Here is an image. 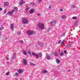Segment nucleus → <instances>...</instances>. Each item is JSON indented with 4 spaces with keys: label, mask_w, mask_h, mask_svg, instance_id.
<instances>
[{
    "label": "nucleus",
    "mask_w": 80,
    "mask_h": 80,
    "mask_svg": "<svg viewBox=\"0 0 80 80\" xmlns=\"http://www.w3.org/2000/svg\"><path fill=\"white\" fill-rule=\"evenodd\" d=\"M35 56H36V57H37V58H39V56L37 54H36V55H35Z\"/></svg>",
    "instance_id": "f704fd0d"
},
{
    "label": "nucleus",
    "mask_w": 80,
    "mask_h": 80,
    "mask_svg": "<svg viewBox=\"0 0 80 80\" xmlns=\"http://www.w3.org/2000/svg\"><path fill=\"white\" fill-rule=\"evenodd\" d=\"M60 10L61 12H62V11H63V9H60Z\"/></svg>",
    "instance_id": "c03bdc74"
},
{
    "label": "nucleus",
    "mask_w": 80,
    "mask_h": 80,
    "mask_svg": "<svg viewBox=\"0 0 80 80\" xmlns=\"http://www.w3.org/2000/svg\"><path fill=\"white\" fill-rule=\"evenodd\" d=\"M60 55H61V56H62V55H63V53H60Z\"/></svg>",
    "instance_id": "4c0bfd02"
},
{
    "label": "nucleus",
    "mask_w": 80,
    "mask_h": 80,
    "mask_svg": "<svg viewBox=\"0 0 80 80\" xmlns=\"http://www.w3.org/2000/svg\"><path fill=\"white\" fill-rule=\"evenodd\" d=\"M23 3V0H21L19 4V5H22Z\"/></svg>",
    "instance_id": "f3484780"
},
{
    "label": "nucleus",
    "mask_w": 80,
    "mask_h": 80,
    "mask_svg": "<svg viewBox=\"0 0 80 80\" xmlns=\"http://www.w3.org/2000/svg\"><path fill=\"white\" fill-rule=\"evenodd\" d=\"M38 44L39 46H40V47H42L43 46V45L42 44V43L41 42H38Z\"/></svg>",
    "instance_id": "9d476101"
},
{
    "label": "nucleus",
    "mask_w": 80,
    "mask_h": 80,
    "mask_svg": "<svg viewBox=\"0 0 80 80\" xmlns=\"http://www.w3.org/2000/svg\"><path fill=\"white\" fill-rule=\"evenodd\" d=\"M28 54H29L30 56H32V53H31V52L30 51H28Z\"/></svg>",
    "instance_id": "412c9836"
},
{
    "label": "nucleus",
    "mask_w": 80,
    "mask_h": 80,
    "mask_svg": "<svg viewBox=\"0 0 80 80\" xmlns=\"http://www.w3.org/2000/svg\"><path fill=\"white\" fill-rule=\"evenodd\" d=\"M34 12V9H32L31 10V11H30V13H32Z\"/></svg>",
    "instance_id": "4be33fe9"
},
{
    "label": "nucleus",
    "mask_w": 80,
    "mask_h": 80,
    "mask_svg": "<svg viewBox=\"0 0 80 80\" xmlns=\"http://www.w3.org/2000/svg\"><path fill=\"white\" fill-rule=\"evenodd\" d=\"M78 25V22H76L74 24V26L75 27H76L77 25Z\"/></svg>",
    "instance_id": "a211bd4d"
},
{
    "label": "nucleus",
    "mask_w": 80,
    "mask_h": 80,
    "mask_svg": "<svg viewBox=\"0 0 80 80\" xmlns=\"http://www.w3.org/2000/svg\"><path fill=\"white\" fill-rule=\"evenodd\" d=\"M6 12H7V10L6 9L4 10V11L3 13L4 14L6 13Z\"/></svg>",
    "instance_id": "473e14b6"
},
{
    "label": "nucleus",
    "mask_w": 80,
    "mask_h": 80,
    "mask_svg": "<svg viewBox=\"0 0 80 80\" xmlns=\"http://www.w3.org/2000/svg\"><path fill=\"white\" fill-rule=\"evenodd\" d=\"M38 1L39 2H42V0H39Z\"/></svg>",
    "instance_id": "09e8293b"
},
{
    "label": "nucleus",
    "mask_w": 80,
    "mask_h": 80,
    "mask_svg": "<svg viewBox=\"0 0 80 80\" xmlns=\"http://www.w3.org/2000/svg\"><path fill=\"white\" fill-rule=\"evenodd\" d=\"M9 73H10L9 72H8L6 74V75H9Z\"/></svg>",
    "instance_id": "e433bc0d"
},
{
    "label": "nucleus",
    "mask_w": 80,
    "mask_h": 80,
    "mask_svg": "<svg viewBox=\"0 0 80 80\" xmlns=\"http://www.w3.org/2000/svg\"><path fill=\"white\" fill-rule=\"evenodd\" d=\"M12 12H14V11H13V10H12Z\"/></svg>",
    "instance_id": "3c124183"
},
{
    "label": "nucleus",
    "mask_w": 80,
    "mask_h": 80,
    "mask_svg": "<svg viewBox=\"0 0 80 80\" xmlns=\"http://www.w3.org/2000/svg\"><path fill=\"white\" fill-rule=\"evenodd\" d=\"M19 42L21 43H23V40H20L19 41Z\"/></svg>",
    "instance_id": "7c9ffc66"
},
{
    "label": "nucleus",
    "mask_w": 80,
    "mask_h": 80,
    "mask_svg": "<svg viewBox=\"0 0 80 80\" xmlns=\"http://www.w3.org/2000/svg\"><path fill=\"white\" fill-rule=\"evenodd\" d=\"M18 73L17 72L15 73L14 74V76H15V77H17L18 76Z\"/></svg>",
    "instance_id": "aec40b11"
},
{
    "label": "nucleus",
    "mask_w": 80,
    "mask_h": 80,
    "mask_svg": "<svg viewBox=\"0 0 80 80\" xmlns=\"http://www.w3.org/2000/svg\"><path fill=\"white\" fill-rule=\"evenodd\" d=\"M65 39H64L62 41V42L63 43H65Z\"/></svg>",
    "instance_id": "58836bf2"
},
{
    "label": "nucleus",
    "mask_w": 80,
    "mask_h": 80,
    "mask_svg": "<svg viewBox=\"0 0 80 80\" xmlns=\"http://www.w3.org/2000/svg\"><path fill=\"white\" fill-rule=\"evenodd\" d=\"M4 5L5 6H7L9 5V4H8V3L7 2H6L4 3Z\"/></svg>",
    "instance_id": "ddd939ff"
},
{
    "label": "nucleus",
    "mask_w": 80,
    "mask_h": 80,
    "mask_svg": "<svg viewBox=\"0 0 80 80\" xmlns=\"http://www.w3.org/2000/svg\"><path fill=\"white\" fill-rule=\"evenodd\" d=\"M47 59L48 60H51V58H50V57L49 55H48V54L47 55Z\"/></svg>",
    "instance_id": "f8f14e48"
},
{
    "label": "nucleus",
    "mask_w": 80,
    "mask_h": 80,
    "mask_svg": "<svg viewBox=\"0 0 80 80\" xmlns=\"http://www.w3.org/2000/svg\"><path fill=\"white\" fill-rule=\"evenodd\" d=\"M70 44H68L66 46V47H69L70 46Z\"/></svg>",
    "instance_id": "a878e982"
},
{
    "label": "nucleus",
    "mask_w": 80,
    "mask_h": 80,
    "mask_svg": "<svg viewBox=\"0 0 80 80\" xmlns=\"http://www.w3.org/2000/svg\"><path fill=\"white\" fill-rule=\"evenodd\" d=\"M14 9L15 11H17L18 10V8L17 7H14Z\"/></svg>",
    "instance_id": "6ab92c4d"
},
{
    "label": "nucleus",
    "mask_w": 80,
    "mask_h": 80,
    "mask_svg": "<svg viewBox=\"0 0 80 80\" xmlns=\"http://www.w3.org/2000/svg\"><path fill=\"white\" fill-rule=\"evenodd\" d=\"M22 63L24 65H27V61L26 59H23Z\"/></svg>",
    "instance_id": "20e7f679"
},
{
    "label": "nucleus",
    "mask_w": 80,
    "mask_h": 80,
    "mask_svg": "<svg viewBox=\"0 0 80 80\" xmlns=\"http://www.w3.org/2000/svg\"><path fill=\"white\" fill-rule=\"evenodd\" d=\"M22 53L24 55H27V53L24 50L22 49Z\"/></svg>",
    "instance_id": "6e6552de"
},
{
    "label": "nucleus",
    "mask_w": 80,
    "mask_h": 80,
    "mask_svg": "<svg viewBox=\"0 0 80 80\" xmlns=\"http://www.w3.org/2000/svg\"><path fill=\"white\" fill-rule=\"evenodd\" d=\"M72 8H76V6H75V5H73L72 6Z\"/></svg>",
    "instance_id": "72a5a7b5"
},
{
    "label": "nucleus",
    "mask_w": 80,
    "mask_h": 80,
    "mask_svg": "<svg viewBox=\"0 0 80 80\" xmlns=\"http://www.w3.org/2000/svg\"><path fill=\"white\" fill-rule=\"evenodd\" d=\"M51 8H52V7H51V6H49V9Z\"/></svg>",
    "instance_id": "de8ad7c7"
},
{
    "label": "nucleus",
    "mask_w": 80,
    "mask_h": 80,
    "mask_svg": "<svg viewBox=\"0 0 80 80\" xmlns=\"http://www.w3.org/2000/svg\"><path fill=\"white\" fill-rule=\"evenodd\" d=\"M65 17H66V16H65V15H62V18L63 19L65 18Z\"/></svg>",
    "instance_id": "bb28decb"
},
{
    "label": "nucleus",
    "mask_w": 80,
    "mask_h": 80,
    "mask_svg": "<svg viewBox=\"0 0 80 80\" xmlns=\"http://www.w3.org/2000/svg\"><path fill=\"white\" fill-rule=\"evenodd\" d=\"M60 42H61V40H59L58 42V43H60Z\"/></svg>",
    "instance_id": "37998d69"
},
{
    "label": "nucleus",
    "mask_w": 80,
    "mask_h": 80,
    "mask_svg": "<svg viewBox=\"0 0 80 80\" xmlns=\"http://www.w3.org/2000/svg\"><path fill=\"white\" fill-rule=\"evenodd\" d=\"M53 52H52L51 53V54H50V55L51 56L52 55H53Z\"/></svg>",
    "instance_id": "c9c22d12"
},
{
    "label": "nucleus",
    "mask_w": 80,
    "mask_h": 80,
    "mask_svg": "<svg viewBox=\"0 0 80 80\" xmlns=\"http://www.w3.org/2000/svg\"><path fill=\"white\" fill-rule=\"evenodd\" d=\"M1 35V32H0V36Z\"/></svg>",
    "instance_id": "5fc2aeb1"
},
{
    "label": "nucleus",
    "mask_w": 80,
    "mask_h": 80,
    "mask_svg": "<svg viewBox=\"0 0 80 80\" xmlns=\"http://www.w3.org/2000/svg\"><path fill=\"white\" fill-rule=\"evenodd\" d=\"M27 33L28 35H33L34 33V32L31 30L27 31Z\"/></svg>",
    "instance_id": "f03ea898"
},
{
    "label": "nucleus",
    "mask_w": 80,
    "mask_h": 80,
    "mask_svg": "<svg viewBox=\"0 0 80 80\" xmlns=\"http://www.w3.org/2000/svg\"><path fill=\"white\" fill-rule=\"evenodd\" d=\"M14 27V25L12 24L10 25V28L12 31H13V28Z\"/></svg>",
    "instance_id": "1a4fd4ad"
},
{
    "label": "nucleus",
    "mask_w": 80,
    "mask_h": 80,
    "mask_svg": "<svg viewBox=\"0 0 80 80\" xmlns=\"http://www.w3.org/2000/svg\"><path fill=\"white\" fill-rule=\"evenodd\" d=\"M55 24H56V21L54 20L51 22V25L52 26H53L55 25Z\"/></svg>",
    "instance_id": "423d86ee"
},
{
    "label": "nucleus",
    "mask_w": 80,
    "mask_h": 80,
    "mask_svg": "<svg viewBox=\"0 0 80 80\" xmlns=\"http://www.w3.org/2000/svg\"><path fill=\"white\" fill-rule=\"evenodd\" d=\"M72 18L73 20H76V19H77V17H72Z\"/></svg>",
    "instance_id": "5701e85b"
},
{
    "label": "nucleus",
    "mask_w": 80,
    "mask_h": 80,
    "mask_svg": "<svg viewBox=\"0 0 80 80\" xmlns=\"http://www.w3.org/2000/svg\"><path fill=\"white\" fill-rule=\"evenodd\" d=\"M6 59L7 60H9V59L8 58V55H7Z\"/></svg>",
    "instance_id": "c85d7f7f"
},
{
    "label": "nucleus",
    "mask_w": 80,
    "mask_h": 80,
    "mask_svg": "<svg viewBox=\"0 0 80 80\" xmlns=\"http://www.w3.org/2000/svg\"><path fill=\"white\" fill-rule=\"evenodd\" d=\"M42 74H45V73H47V70H44L42 72H41Z\"/></svg>",
    "instance_id": "4468645a"
},
{
    "label": "nucleus",
    "mask_w": 80,
    "mask_h": 80,
    "mask_svg": "<svg viewBox=\"0 0 80 80\" xmlns=\"http://www.w3.org/2000/svg\"><path fill=\"white\" fill-rule=\"evenodd\" d=\"M31 5H34V2H31L30 3Z\"/></svg>",
    "instance_id": "a19ab883"
},
{
    "label": "nucleus",
    "mask_w": 80,
    "mask_h": 80,
    "mask_svg": "<svg viewBox=\"0 0 80 80\" xmlns=\"http://www.w3.org/2000/svg\"><path fill=\"white\" fill-rule=\"evenodd\" d=\"M61 45H63V43H61Z\"/></svg>",
    "instance_id": "603ef678"
},
{
    "label": "nucleus",
    "mask_w": 80,
    "mask_h": 80,
    "mask_svg": "<svg viewBox=\"0 0 80 80\" xmlns=\"http://www.w3.org/2000/svg\"><path fill=\"white\" fill-rule=\"evenodd\" d=\"M21 34V32L19 31L17 32V35H20V34Z\"/></svg>",
    "instance_id": "2f4dec72"
},
{
    "label": "nucleus",
    "mask_w": 80,
    "mask_h": 80,
    "mask_svg": "<svg viewBox=\"0 0 80 80\" xmlns=\"http://www.w3.org/2000/svg\"><path fill=\"white\" fill-rule=\"evenodd\" d=\"M66 33V32H65L63 33V36L64 37H65V35Z\"/></svg>",
    "instance_id": "ea45409f"
},
{
    "label": "nucleus",
    "mask_w": 80,
    "mask_h": 80,
    "mask_svg": "<svg viewBox=\"0 0 80 80\" xmlns=\"http://www.w3.org/2000/svg\"><path fill=\"white\" fill-rule=\"evenodd\" d=\"M16 57V53L14 52L12 57V60H14Z\"/></svg>",
    "instance_id": "0eeeda50"
},
{
    "label": "nucleus",
    "mask_w": 80,
    "mask_h": 80,
    "mask_svg": "<svg viewBox=\"0 0 80 80\" xmlns=\"http://www.w3.org/2000/svg\"><path fill=\"white\" fill-rule=\"evenodd\" d=\"M18 72L19 73H22L23 72V70L22 69H19L18 70Z\"/></svg>",
    "instance_id": "39448f33"
},
{
    "label": "nucleus",
    "mask_w": 80,
    "mask_h": 80,
    "mask_svg": "<svg viewBox=\"0 0 80 80\" xmlns=\"http://www.w3.org/2000/svg\"><path fill=\"white\" fill-rule=\"evenodd\" d=\"M7 14V15H9V16H11V15H12V12H8Z\"/></svg>",
    "instance_id": "dca6fc26"
},
{
    "label": "nucleus",
    "mask_w": 80,
    "mask_h": 80,
    "mask_svg": "<svg viewBox=\"0 0 80 80\" xmlns=\"http://www.w3.org/2000/svg\"><path fill=\"white\" fill-rule=\"evenodd\" d=\"M38 56H39V57H42V52H40L38 53Z\"/></svg>",
    "instance_id": "2eb2a0df"
},
{
    "label": "nucleus",
    "mask_w": 80,
    "mask_h": 80,
    "mask_svg": "<svg viewBox=\"0 0 80 80\" xmlns=\"http://www.w3.org/2000/svg\"><path fill=\"white\" fill-rule=\"evenodd\" d=\"M64 53H67V51L66 50H64Z\"/></svg>",
    "instance_id": "79ce46f5"
},
{
    "label": "nucleus",
    "mask_w": 80,
    "mask_h": 80,
    "mask_svg": "<svg viewBox=\"0 0 80 80\" xmlns=\"http://www.w3.org/2000/svg\"><path fill=\"white\" fill-rule=\"evenodd\" d=\"M45 25L43 23H41L40 25H39V27L40 28V29H41L42 30H43V29H44L45 28Z\"/></svg>",
    "instance_id": "f257e3e1"
},
{
    "label": "nucleus",
    "mask_w": 80,
    "mask_h": 80,
    "mask_svg": "<svg viewBox=\"0 0 80 80\" xmlns=\"http://www.w3.org/2000/svg\"><path fill=\"white\" fill-rule=\"evenodd\" d=\"M58 52H56L55 53V56H58Z\"/></svg>",
    "instance_id": "b1692460"
},
{
    "label": "nucleus",
    "mask_w": 80,
    "mask_h": 80,
    "mask_svg": "<svg viewBox=\"0 0 80 80\" xmlns=\"http://www.w3.org/2000/svg\"><path fill=\"white\" fill-rule=\"evenodd\" d=\"M1 10H2V8H0V11H1Z\"/></svg>",
    "instance_id": "a18cd8bd"
},
{
    "label": "nucleus",
    "mask_w": 80,
    "mask_h": 80,
    "mask_svg": "<svg viewBox=\"0 0 80 80\" xmlns=\"http://www.w3.org/2000/svg\"><path fill=\"white\" fill-rule=\"evenodd\" d=\"M56 62L57 63H58V64L60 63V61L58 59H57L56 58Z\"/></svg>",
    "instance_id": "9b49d317"
},
{
    "label": "nucleus",
    "mask_w": 80,
    "mask_h": 80,
    "mask_svg": "<svg viewBox=\"0 0 80 80\" xmlns=\"http://www.w3.org/2000/svg\"><path fill=\"white\" fill-rule=\"evenodd\" d=\"M28 22V19L26 18H24L22 19V22L24 24L27 23Z\"/></svg>",
    "instance_id": "7ed1b4c3"
},
{
    "label": "nucleus",
    "mask_w": 80,
    "mask_h": 80,
    "mask_svg": "<svg viewBox=\"0 0 80 80\" xmlns=\"http://www.w3.org/2000/svg\"><path fill=\"white\" fill-rule=\"evenodd\" d=\"M30 64L31 66H35V64H33V63H32V62H30Z\"/></svg>",
    "instance_id": "393cba45"
},
{
    "label": "nucleus",
    "mask_w": 80,
    "mask_h": 80,
    "mask_svg": "<svg viewBox=\"0 0 80 80\" xmlns=\"http://www.w3.org/2000/svg\"><path fill=\"white\" fill-rule=\"evenodd\" d=\"M32 55H33V56H35L36 54H35V53L34 52H32Z\"/></svg>",
    "instance_id": "c756f323"
},
{
    "label": "nucleus",
    "mask_w": 80,
    "mask_h": 80,
    "mask_svg": "<svg viewBox=\"0 0 80 80\" xmlns=\"http://www.w3.org/2000/svg\"><path fill=\"white\" fill-rule=\"evenodd\" d=\"M29 9H30V8L28 7L26 8L25 10L26 12H27V11H28V10H29Z\"/></svg>",
    "instance_id": "cd10ccee"
},
{
    "label": "nucleus",
    "mask_w": 80,
    "mask_h": 80,
    "mask_svg": "<svg viewBox=\"0 0 80 80\" xmlns=\"http://www.w3.org/2000/svg\"><path fill=\"white\" fill-rule=\"evenodd\" d=\"M62 36H63V34L62 35Z\"/></svg>",
    "instance_id": "4d7b16f0"
},
{
    "label": "nucleus",
    "mask_w": 80,
    "mask_h": 80,
    "mask_svg": "<svg viewBox=\"0 0 80 80\" xmlns=\"http://www.w3.org/2000/svg\"><path fill=\"white\" fill-rule=\"evenodd\" d=\"M38 16H40V14H38Z\"/></svg>",
    "instance_id": "49530a36"
},
{
    "label": "nucleus",
    "mask_w": 80,
    "mask_h": 80,
    "mask_svg": "<svg viewBox=\"0 0 80 80\" xmlns=\"http://www.w3.org/2000/svg\"><path fill=\"white\" fill-rule=\"evenodd\" d=\"M68 72H70V70H68Z\"/></svg>",
    "instance_id": "8fccbe9b"
},
{
    "label": "nucleus",
    "mask_w": 80,
    "mask_h": 80,
    "mask_svg": "<svg viewBox=\"0 0 80 80\" xmlns=\"http://www.w3.org/2000/svg\"><path fill=\"white\" fill-rule=\"evenodd\" d=\"M9 63V62H8V61H7V63Z\"/></svg>",
    "instance_id": "864d4df0"
},
{
    "label": "nucleus",
    "mask_w": 80,
    "mask_h": 80,
    "mask_svg": "<svg viewBox=\"0 0 80 80\" xmlns=\"http://www.w3.org/2000/svg\"><path fill=\"white\" fill-rule=\"evenodd\" d=\"M28 7L27 6H26V7Z\"/></svg>",
    "instance_id": "6e6d98bb"
}]
</instances>
